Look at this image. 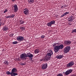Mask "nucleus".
<instances>
[{"instance_id":"1","label":"nucleus","mask_w":76,"mask_h":76,"mask_svg":"<svg viewBox=\"0 0 76 76\" xmlns=\"http://www.w3.org/2000/svg\"><path fill=\"white\" fill-rule=\"evenodd\" d=\"M51 58L48 56L46 54V56L43 58L42 59H41L40 61H47L48 60H50Z\"/></svg>"},{"instance_id":"2","label":"nucleus","mask_w":76,"mask_h":76,"mask_svg":"<svg viewBox=\"0 0 76 76\" xmlns=\"http://www.w3.org/2000/svg\"><path fill=\"white\" fill-rule=\"evenodd\" d=\"M70 50V46H66L65 48L64 49V53H67L68 52H69Z\"/></svg>"},{"instance_id":"3","label":"nucleus","mask_w":76,"mask_h":76,"mask_svg":"<svg viewBox=\"0 0 76 76\" xmlns=\"http://www.w3.org/2000/svg\"><path fill=\"white\" fill-rule=\"evenodd\" d=\"M17 39L18 41H23L24 39L23 37L22 36H19L17 37Z\"/></svg>"},{"instance_id":"4","label":"nucleus","mask_w":76,"mask_h":76,"mask_svg":"<svg viewBox=\"0 0 76 76\" xmlns=\"http://www.w3.org/2000/svg\"><path fill=\"white\" fill-rule=\"evenodd\" d=\"M56 22L55 20H52L50 22L48 23L47 24V26H51L52 25H54L55 24V23Z\"/></svg>"},{"instance_id":"5","label":"nucleus","mask_w":76,"mask_h":76,"mask_svg":"<svg viewBox=\"0 0 76 76\" xmlns=\"http://www.w3.org/2000/svg\"><path fill=\"white\" fill-rule=\"evenodd\" d=\"M72 71H73V70L71 69H68L65 72V75H69V74H70V73L72 72Z\"/></svg>"},{"instance_id":"6","label":"nucleus","mask_w":76,"mask_h":76,"mask_svg":"<svg viewBox=\"0 0 76 76\" xmlns=\"http://www.w3.org/2000/svg\"><path fill=\"white\" fill-rule=\"evenodd\" d=\"M26 57V54H22L20 56V58L22 60H25L26 59L25 58Z\"/></svg>"},{"instance_id":"7","label":"nucleus","mask_w":76,"mask_h":76,"mask_svg":"<svg viewBox=\"0 0 76 76\" xmlns=\"http://www.w3.org/2000/svg\"><path fill=\"white\" fill-rule=\"evenodd\" d=\"M73 64H74V62L72 61L67 64L66 67H70L72 66Z\"/></svg>"},{"instance_id":"8","label":"nucleus","mask_w":76,"mask_h":76,"mask_svg":"<svg viewBox=\"0 0 76 76\" xmlns=\"http://www.w3.org/2000/svg\"><path fill=\"white\" fill-rule=\"evenodd\" d=\"M54 49V51L55 53H57L58 52V50H60L59 46H56L55 47Z\"/></svg>"},{"instance_id":"9","label":"nucleus","mask_w":76,"mask_h":76,"mask_svg":"<svg viewBox=\"0 0 76 76\" xmlns=\"http://www.w3.org/2000/svg\"><path fill=\"white\" fill-rule=\"evenodd\" d=\"M47 68V64H43L42 66V69L43 70H45Z\"/></svg>"},{"instance_id":"10","label":"nucleus","mask_w":76,"mask_h":76,"mask_svg":"<svg viewBox=\"0 0 76 76\" xmlns=\"http://www.w3.org/2000/svg\"><path fill=\"white\" fill-rule=\"evenodd\" d=\"M53 51L51 50H50L49 53H47L46 55L51 58V55H53Z\"/></svg>"},{"instance_id":"11","label":"nucleus","mask_w":76,"mask_h":76,"mask_svg":"<svg viewBox=\"0 0 76 76\" xmlns=\"http://www.w3.org/2000/svg\"><path fill=\"white\" fill-rule=\"evenodd\" d=\"M71 43H72V42L69 40H66L64 42V44L65 45H70Z\"/></svg>"},{"instance_id":"12","label":"nucleus","mask_w":76,"mask_h":76,"mask_svg":"<svg viewBox=\"0 0 76 76\" xmlns=\"http://www.w3.org/2000/svg\"><path fill=\"white\" fill-rule=\"evenodd\" d=\"M24 11L23 12V13L25 15H27L28 14H29V11H28V10L26 8L24 10Z\"/></svg>"},{"instance_id":"13","label":"nucleus","mask_w":76,"mask_h":76,"mask_svg":"<svg viewBox=\"0 0 76 76\" xmlns=\"http://www.w3.org/2000/svg\"><path fill=\"white\" fill-rule=\"evenodd\" d=\"M26 57H30V58H31L34 57V55L31 54V53H29L27 54Z\"/></svg>"},{"instance_id":"14","label":"nucleus","mask_w":76,"mask_h":76,"mask_svg":"<svg viewBox=\"0 0 76 76\" xmlns=\"http://www.w3.org/2000/svg\"><path fill=\"white\" fill-rule=\"evenodd\" d=\"M14 11L15 12H16L18 11V6L16 4H15L14 6Z\"/></svg>"},{"instance_id":"15","label":"nucleus","mask_w":76,"mask_h":76,"mask_svg":"<svg viewBox=\"0 0 76 76\" xmlns=\"http://www.w3.org/2000/svg\"><path fill=\"white\" fill-rule=\"evenodd\" d=\"M74 19V17L73 16H71L68 19V20L69 22H72V21Z\"/></svg>"},{"instance_id":"16","label":"nucleus","mask_w":76,"mask_h":76,"mask_svg":"<svg viewBox=\"0 0 76 76\" xmlns=\"http://www.w3.org/2000/svg\"><path fill=\"white\" fill-rule=\"evenodd\" d=\"M17 72V69L15 68H14L12 70L11 73H16Z\"/></svg>"},{"instance_id":"17","label":"nucleus","mask_w":76,"mask_h":76,"mask_svg":"<svg viewBox=\"0 0 76 76\" xmlns=\"http://www.w3.org/2000/svg\"><path fill=\"white\" fill-rule=\"evenodd\" d=\"M8 29H9L8 27L6 26H5L2 29V30L3 31H6L8 30Z\"/></svg>"},{"instance_id":"18","label":"nucleus","mask_w":76,"mask_h":76,"mask_svg":"<svg viewBox=\"0 0 76 76\" xmlns=\"http://www.w3.org/2000/svg\"><path fill=\"white\" fill-rule=\"evenodd\" d=\"M56 57V58H57L60 59L61 58H63V56L62 55H59L58 56H57Z\"/></svg>"},{"instance_id":"19","label":"nucleus","mask_w":76,"mask_h":76,"mask_svg":"<svg viewBox=\"0 0 76 76\" xmlns=\"http://www.w3.org/2000/svg\"><path fill=\"white\" fill-rule=\"evenodd\" d=\"M28 1L29 4H32L34 2V0H28Z\"/></svg>"},{"instance_id":"20","label":"nucleus","mask_w":76,"mask_h":76,"mask_svg":"<svg viewBox=\"0 0 76 76\" xmlns=\"http://www.w3.org/2000/svg\"><path fill=\"white\" fill-rule=\"evenodd\" d=\"M69 12H66L63 14V15L61 16V17H63L64 16H66V15H68V14H69Z\"/></svg>"},{"instance_id":"21","label":"nucleus","mask_w":76,"mask_h":76,"mask_svg":"<svg viewBox=\"0 0 76 76\" xmlns=\"http://www.w3.org/2000/svg\"><path fill=\"white\" fill-rule=\"evenodd\" d=\"M39 52V50L38 49H36L34 50V53L35 54H37Z\"/></svg>"},{"instance_id":"22","label":"nucleus","mask_w":76,"mask_h":76,"mask_svg":"<svg viewBox=\"0 0 76 76\" xmlns=\"http://www.w3.org/2000/svg\"><path fill=\"white\" fill-rule=\"evenodd\" d=\"M11 76H15L18 75V74L17 73H15V72H13L12 73H11Z\"/></svg>"},{"instance_id":"23","label":"nucleus","mask_w":76,"mask_h":76,"mask_svg":"<svg viewBox=\"0 0 76 76\" xmlns=\"http://www.w3.org/2000/svg\"><path fill=\"white\" fill-rule=\"evenodd\" d=\"M64 47V46L63 45H60L59 46V49H62V48H63Z\"/></svg>"},{"instance_id":"24","label":"nucleus","mask_w":76,"mask_h":76,"mask_svg":"<svg viewBox=\"0 0 76 76\" xmlns=\"http://www.w3.org/2000/svg\"><path fill=\"white\" fill-rule=\"evenodd\" d=\"M10 18H13L15 16V15L12 14L11 15H10Z\"/></svg>"},{"instance_id":"25","label":"nucleus","mask_w":76,"mask_h":76,"mask_svg":"<svg viewBox=\"0 0 76 76\" xmlns=\"http://www.w3.org/2000/svg\"><path fill=\"white\" fill-rule=\"evenodd\" d=\"M20 29L22 30V31H23V30H25V27H20Z\"/></svg>"},{"instance_id":"26","label":"nucleus","mask_w":76,"mask_h":76,"mask_svg":"<svg viewBox=\"0 0 76 76\" xmlns=\"http://www.w3.org/2000/svg\"><path fill=\"white\" fill-rule=\"evenodd\" d=\"M4 63V64H9L8 61H5Z\"/></svg>"},{"instance_id":"27","label":"nucleus","mask_w":76,"mask_h":76,"mask_svg":"<svg viewBox=\"0 0 76 76\" xmlns=\"http://www.w3.org/2000/svg\"><path fill=\"white\" fill-rule=\"evenodd\" d=\"M6 73L7 74V75H11V72L10 73V72L9 71H7Z\"/></svg>"},{"instance_id":"28","label":"nucleus","mask_w":76,"mask_h":76,"mask_svg":"<svg viewBox=\"0 0 76 76\" xmlns=\"http://www.w3.org/2000/svg\"><path fill=\"white\" fill-rule=\"evenodd\" d=\"M20 65H22V66H24V65H25V63L22 62L20 63Z\"/></svg>"},{"instance_id":"29","label":"nucleus","mask_w":76,"mask_h":76,"mask_svg":"<svg viewBox=\"0 0 76 76\" xmlns=\"http://www.w3.org/2000/svg\"><path fill=\"white\" fill-rule=\"evenodd\" d=\"M13 44H18L17 41H15L12 42Z\"/></svg>"},{"instance_id":"30","label":"nucleus","mask_w":76,"mask_h":76,"mask_svg":"<svg viewBox=\"0 0 76 76\" xmlns=\"http://www.w3.org/2000/svg\"><path fill=\"white\" fill-rule=\"evenodd\" d=\"M74 32H76V29L72 30V33H74Z\"/></svg>"},{"instance_id":"31","label":"nucleus","mask_w":76,"mask_h":76,"mask_svg":"<svg viewBox=\"0 0 76 76\" xmlns=\"http://www.w3.org/2000/svg\"><path fill=\"white\" fill-rule=\"evenodd\" d=\"M20 23H21V24H23V23H25V22H24V21H23L22 20H20Z\"/></svg>"},{"instance_id":"32","label":"nucleus","mask_w":76,"mask_h":76,"mask_svg":"<svg viewBox=\"0 0 76 76\" xmlns=\"http://www.w3.org/2000/svg\"><path fill=\"white\" fill-rule=\"evenodd\" d=\"M56 76H63V74H59L57 75Z\"/></svg>"},{"instance_id":"33","label":"nucleus","mask_w":76,"mask_h":76,"mask_svg":"<svg viewBox=\"0 0 76 76\" xmlns=\"http://www.w3.org/2000/svg\"><path fill=\"white\" fill-rule=\"evenodd\" d=\"M13 35H14L13 34H11L10 35V36L11 37H13Z\"/></svg>"},{"instance_id":"34","label":"nucleus","mask_w":76,"mask_h":76,"mask_svg":"<svg viewBox=\"0 0 76 76\" xmlns=\"http://www.w3.org/2000/svg\"><path fill=\"white\" fill-rule=\"evenodd\" d=\"M57 45V43H55L53 44V45L54 47H55Z\"/></svg>"},{"instance_id":"35","label":"nucleus","mask_w":76,"mask_h":76,"mask_svg":"<svg viewBox=\"0 0 76 76\" xmlns=\"http://www.w3.org/2000/svg\"><path fill=\"white\" fill-rule=\"evenodd\" d=\"M41 37V38H45V36L44 35H42Z\"/></svg>"},{"instance_id":"36","label":"nucleus","mask_w":76,"mask_h":76,"mask_svg":"<svg viewBox=\"0 0 76 76\" xmlns=\"http://www.w3.org/2000/svg\"><path fill=\"white\" fill-rule=\"evenodd\" d=\"M1 19L0 18V26H1Z\"/></svg>"},{"instance_id":"37","label":"nucleus","mask_w":76,"mask_h":76,"mask_svg":"<svg viewBox=\"0 0 76 76\" xmlns=\"http://www.w3.org/2000/svg\"><path fill=\"white\" fill-rule=\"evenodd\" d=\"M7 12V9H5V10L4 11V13H6Z\"/></svg>"},{"instance_id":"38","label":"nucleus","mask_w":76,"mask_h":76,"mask_svg":"<svg viewBox=\"0 0 76 76\" xmlns=\"http://www.w3.org/2000/svg\"><path fill=\"white\" fill-rule=\"evenodd\" d=\"M6 18H7H7H10V15H9V16H6L5 17Z\"/></svg>"},{"instance_id":"39","label":"nucleus","mask_w":76,"mask_h":76,"mask_svg":"<svg viewBox=\"0 0 76 76\" xmlns=\"http://www.w3.org/2000/svg\"><path fill=\"white\" fill-rule=\"evenodd\" d=\"M16 0H12V1L13 2H14V1H16Z\"/></svg>"},{"instance_id":"40","label":"nucleus","mask_w":76,"mask_h":76,"mask_svg":"<svg viewBox=\"0 0 76 76\" xmlns=\"http://www.w3.org/2000/svg\"><path fill=\"white\" fill-rule=\"evenodd\" d=\"M63 7V6H62L61 7Z\"/></svg>"}]
</instances>
